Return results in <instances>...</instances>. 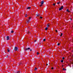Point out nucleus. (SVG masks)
<instances>
[{"instance_id": "9b49d317", "label": "nucleus", "mask_w": 73, "mask_h": 73, "mask_svg": "<svg viewBox=\"0 0 73 73\" xmlns=\"http://www.w3.org/2000/svg\"><path fill=\"white\" fill-rule=\"evenodd\" d=\"M31 19V17H29V20L30 21V19Z\"/></svg>"}, {"instance_id": "a878e982", "label": "nucleus", "mask_w": 73, "mask_h": 73, "mask_svg": "<svg viewBox=\"0 0 73 73\" xmlns=\"http://www.w3.org/2000/svg\"><path fill=\"white\" fill-rule=\"evenodd\" d=\"M55 31H56V32H57V30H56Z\"/></svg>"}, {"instance_id": "bb28decb", "label": "nucleus", "mask_w": 73, "mask_h": 73, "mask_svg": "<svg viewBox=\"0 0 73 73\" xmlns=\"http://www.w3.org/2000/svg\"><path fill=\"white\" fill-rule=\"evenodd\" d=\"M57 4H60V3L58 2V3H57Z\"/></svg>"}, {"instance_id": "1a4fd4ad", "label": "nucleus", "mask_w": 73, "mask_h": 73, "mask_svg": "<svg viewBox=\"0 0 73 73\" xmlns=\"http://www.w3.org/2000/svg\"><path fill=\"white\" fill-rule=\"evenodd\" d=\"M45 30H46V31L48 30V28L46 27L45 29Z\"/></svg>"}, {"instance_id": "5701e85b", "label": "nucleus", "mask_w": 73, "mask_h": 73, "mask_svg": "<svg viewBox=\"0 0 73 73\" xmlns=\"http://www.w3.org/2000/svg\"><path fill=\"white\" fill-rule=\"evenodd\" d=\"M63 70H65V69H64V68H63Z\"/></svg>"}, {"instance_id": "f03ea898", "label": "nucleus", "mask_w": 73, "mask_h": 73, "mask_svg": "<svg viewBox=\"0 0 73 73\" xmlns=\"http://www.w3.org/2000/svg\"><path fill=\"white\" fill-rule=\"evenodd\" d=\"M62 9H63V6L59 8V11H61V10H62Z\"/></svg>"}, {"instance_id": "0eeeda50", "label": "nucleus", "mask_w": 73, "mask_h": 73, "mask_svg": "<svg viewBox=\"0 0 73 73\" xmlns=\"http://www.w3.org/2000/svg\"><path fill=\"white\" fill-rule=\"evenodd\" d=\"M27 9H31V7H28Z\"/></svg>"}, {"instance_id": "4468645a", "label": "nucleus", "mask_w": 73, "mask_h": 73, "mask_svg": "<svg viewBox=\"0 0 73 73\" xmlns=\"http://www.w3.org/2000/svg\"><path fill=\"white\" fill-rule=\"evenodd\" d=\"M62 36V33H61V35H60V36L61 37V36Z\"/></svg>"}, {"instance_id": "f3484780", "label": "nucleus", "mask_w": 73, "mask_h": 73, "mask_svg": "<svg viewBox=\"0 0 73 73\" xmlns=\"http://www.w3.org/2000/svg\"><path fill=\"white\" fill-rule=\"evenodd\" d=\"M37 69V68H35V70H36Z\"/></svg>"}, {"instance_id": "a211bd4d", "label": "nucleus", "mask_w": 73, "mask_h": 73, "mask_svg": "<svg viewBox=\"0 0 73 73\" xmlns=\"http://www.w3.org/2000/svg\"><path fill=\"white\" fill-rule=\"evenodd\" d=\"M37 54H39V53L38 52H37Z\"/></svg>"}, {"instance_id": "6ab92c4d", "label": "nucleus", "mask_w": 73, "mask_h": 73, "mask_svg": "<svg viewBox=\"0 0 73 73\" xmlns=\"http://www.w3.org/2000/svg\"><path fill=\"white\" fill-rule=\"evenodd\" d=\"M62 59H63V60H64V59H65V58L64 57H63L62 58Z\"/></svg>"}, {"instance_id": "cd10ccee", "label": "nucleus", "mask_w": 73, "mask_h": 73, "mask_svg": "<svg viewBox=\"0 0 73 73\" xmlns=\"http://www.w3.org/2000/svg\"><path fill=\"white\" fill-rule=\"evenodd\" d=\"M52 69H53V67H52L51 68Z\"/></svg>"}, {"instance_id": "f257e3e1", "label": "nucleus", "mask_w": 73, "mask_h": 73, "mask_svg": "<svg viewBox=\"0 0 73 73\" xmlns=\"http://www.w3.org/2000/svg\"><path fill=\"white\" fill-rule=\"evenodd\" d=\"M44 4V1H42L41 2V5H40V7H41V6H42V4Z\"/></svg>"}, {"instance_id": "9d476101", "label": "nucleus", "mask_w": 73, "mask_h": 73, "mask_svg": "<svg viewBox=\"0 0 73 73\" xmlns=\"http://www.w3.org/2000/svg\"><path fill=\"white\" fill-rule=\"evenodd\" d=\"M36 17H38V16H39V15H38V14H37L36 15Z\"/></svg>"}, {"instance_id": "dca6fc26", "label": "nucleus", "mask_w": 73, "mask_h": 73, "mask_svg": "<svg viewBox=\"0 0 73 73\" xmlns=\"http://www.w3.org/2000/svg\"><path fill=\"white\" fill-rule=\"evenodd\" d=\"M61 62H64V60H61Z\"/></svg>"}, {"instance_id": "7c9ffc66", "label": "nucleus", "mask_w": 73, "mask_h": 73, "mask_svg": "<svg viewBox=\"0 0 73 73\" xmlns=\"http://www.w3.org/2000/svg\"><path fill=\"white\" fill-rule=\"evenodd\" d=\"M30 50L31 51H32V49H31Z\"/></svg>"}, {"instance_id": "423d86ee", "label": "nucleus", "mask_w": 73, "mask_h": 73, "mask_svg": "<svg viewBox=\"0 0 73 73\" xmlns=\"http://www.w3.org/2000/svg\"><path fill=\"white\" fill-rule=\"evenodd\" d=\"M29 21H30V20H28L27 21V24H28V23H29Z\"/></svg>"}, {"instance_id": "2eb2a0df", "label": "nucleus", "mask_w": 73, "mask_h": 73, "mask_svg": "<svg viewBox=\"0 0 73 73\" xmlns=\"http://www.w3.org/2000/svg\"><path fill=\"white\" fill-rule=\"evenodd\" d=\"M7 51H8V52H9V49H7Z\"/></svg>"}, {"instance_id": "f8f14e48", "label": "nucleus", "mask_w": 73, "mask_h": 73, "mask_svg": "<svg viewBox=\"0 0 73 73\" xmlns=\"http://www.w3.org/2000/svg\"><path fill=\"white\" fill-rule=\"evenodd\" d=\"M47 27H49V24H48L47 25Z\"/></svg>"}, {"instance_id": "393cba45", "label": "nucleus", "mask_w": 73, "mask_h": 73, "mask_svg": "<svg viewBox=\"0 0 73 73\" xmlns=\"http://www.w3.org/2000/svg\"><path fill=\"white\" fill-rule=\"evenodd\" d=\"M53 5H54V6L55 5V3L53 4Z\"/></svg>"}, {"instance_id": "ddd939ff", "label": "nucleus", "mask_w": 73, "mask_h": 73, "mask_svg": "<svg viewBox=\"0 0 73 73\" xmlns=\"http://www.w3.org/2000/svg\"><path fill=\"white\" fill-rule=\"evenodd\" d=\"M45 40H46V39H43V41H45Z\"/></svg>"}, {"instance_id": "412c9836", "label": "nucleus", "mask_w": 73, "mask_h": 73, "mask_svg": "<svg viewBox=\"0 0 73 73\" xmlns=\"http://www.w3.org/2000/svg\"><path fill=\"white\" fill-rule=\"evenodd\" d=\"M25 17H27V15L26 14V15H25Z\"/></svg>"}, {"instance_id": "6e6552de", "label": "nucleus", "mask_w": 73, "mask_h": 73, "mask_svg": "<svg viewBox=\"0 0 73 73\" xmlns=\"http://www.w3.org/2000/svg\"><path fill=\"white\" fill-rule=\"evenodd\" d=\"M66 11L67 12H69V10L68 9H67Z\"/></svg>"}, {"instance_id": "aec40b11", "label": "nucleus", "mask_w": 73, "mask_h": 73, "mask_svg": "<svg viewBox=\"0 0 73 73\" xmlns=\"http://www.w3.org/2000/svg\"><path fill=\"white\" fill-rule=\"evenodd\" d=\"M11 33H13V31H11Z\"/></svg>"}, {"instance_id": "c85d7f7f", "label": "nucleus", "mask_w": 73, "mask_h": 73, "mask_svg": "<svg viewBox=\"0 0 73 73\" xmlns=\"http://www.w3.org/2000/svg\"><path fill=\"white\" fill-rule=\"evenodd\" d=\"M39 15V16H40V14H38Z\"/></svg>"}, {"instance_id": "c756f323", "label": "nucleus", "mask_w": 73, "mask_h": 73, "mask_svg": "<svg viewBox=\"0 0 73 73\" xmlns=\"http://www.w3.org/2000/svg\"><path fill=\"white\" fill-rule=\"evenodd\" d=\"M37 41V40H35V42H36V41Z\"/></svg>"}, {"instance_id": "b1692460", "label": "nucleus", "mask_w": 73, "mask_h": 73, "mask_svg": "<svg viewBox=\"0 0 73 73\" xmlns=\"http://www.w3.org/2000/svg\"><path fill=\"white\" fill-rule=\"evenodd\" d=\"M40 19H42V17H40Z\"/></svg>"}, {"instance_id": "2f4dec72", "label": "nucleus", "mask_w": 73, "mask_h": 73, "mask_svg": "<svg viewBox=\"0 0 73 73\" xmlns=\"http://www.w3.org/2000/svg\"><path fill=\"white\" fill-rule=\"evenodd\" d=\"M19 72H20V71H18V73H19Z\"/></svg>"}, {"instance_id": "4be33fe9", "label": "nucleus", "mask_w": 73, "mask_h": 73, "mask_svg": "<svg viewBox=\"0 0 73 73\" xmlns=\"http://www.w3.org/2000/svg\"><path fill=\"white\" fill-rule=\"evenodd\" d=\"M58 46H59V45H60V43H58Z\"/></svg>"}, {"instance_id": "39448f33", "label": "nucleus", "mask_w": 73, "mask_h": 73, "mask_svg": "<svg viewBox=\"0 0 73 73\" xmlns=\"http://www.w3.org/2000/svg\"><path fill=\"white\" fill-rule=\"evenodd\" d=\"M29 49H30V48H26V50H29Z\"/></svg>"}, {"instance_id": "72a5a7b5", "label": "nucleus", "mask_w": 73, "mask_h": 73, "mask_svg": "<svg viewBox=\"0 0 73 73\" xmlns=\"http://www.w3.org/2000/svg\"><path fill=\"white\" fill-rule=\"evenodd\" d=\"M62 67L63 66V65H62Z\"/></svg>"}, {"instance_id": "473e14b6", "label": "nucleus", "mask_w": 73, "mask_h": 73, "mask_svg": "<svg viewBox=\"0 0 73 73\" xmlns=\"http://www.w3.org/2000/svg\"><path fill=\"white\" fill-rule=\"evenodd\" d=\"M46 65H48V64H46Z\"/></svg>"}, {"instance_id": "7ed1b4c3", "label": "nucleus", "mask_w": 73, "mask_h": 73, "mask_svg": "<svg viewBox=\"0 0 73 73\" xmlns=\"http://www.w3.org/2000/svg\"><path fill=\"white\" fill-rule=\"evenodd\" d=\"M15 51H16V50H17V47H15Z\"/></svg>"}, {"instance_id": "20e7f679", "label": "nucleus", "mask_w": 73, "mask_h": 73, "mask_svg": "<svg viewBox=\"0 0 73 73\" xmlns=\"http://www.w3.org/2000/svg\"><path fill=\"white\" fill-rule=\"evenodd\" d=\"M7 40H9V36H7Z\"/></svg>"}]
</instances>
